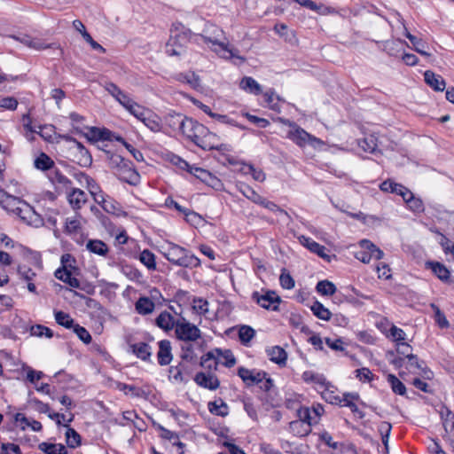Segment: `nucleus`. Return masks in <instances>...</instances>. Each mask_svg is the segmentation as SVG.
<instances>
[{
  "instance_id": "nucleus-50",
  "label": "nucleus",
  "mask_w": 454,
  "mask_h": 454,
  "mask_svg": "<svg viewBox=\"0 0 454 454\" xmlns=\"http://www.w3.org/2000/svg\"><path fill=\"white\" fill-rule=\"evenodd\" d=\"M73 332L84 344H90L91 342L92 337L85 327L76 324L73 328Z\"/></svg>"
},
{
  "instance_id": "nucleus-52",
  "label": "nucleus",
  "mask_w": 454,
  "mask_h": 454,
  "mask_svg": "<svg viewBox=\"0 0 454 454\" xmlns=\"http://www.w3.org/2000/svg\"><path fill=\"white\" fill-rule=\"evenodd\" d=\"M215 352L218 356H222L225 362L223 363V365L227 368H231L236 364V358L234 357L232 352L230 349L222 350L221 348H215Z\"/></svg>"
},
{
  "instance_id": "nucleus-13",
  "label": "nucleus",
  "mask_w": 454,
  "mask_h": 454,
  "mask_svg": "<svg viewBox=\"0 0 454 454\" xmlns=\"http://www.w3.org/2000/svg\"><path fill=\"white\" fill-rule=\"evenodd\" d=\"M159 351L157 353L158 364L160 366L168 365L172 359L171 342L168 340H161L158 342Z\"/></svg>"
},
{
  "instance_id": "nucleus-4",
  "label": "nucleus",
  "mask_w": 454,
  "mask_h": 454,
  "mask_svg": "<svg viewBox=\"0 0 454 454\" xmlns=\"http://www.w3.org/2000/svg\"><path fill=\"white\" fill-rule=\"evenodd\" d=\"M189 43L199 44L197 35L192 31L170 35L165 46V51L168 56L180 57L186 52L187 44Z\"/></svg>"
},
{
  "instance_id": "nucleus-9",
  "label": "nucleus",
  "mask_w": 454,
  "mask_h": 454,
  "mask_svg": "<svg viewBox=\"0 0 454 454\" xmlns=\"http://www.w3.org/2000/svg\"><path fill=\"white\" fill-rule=\"evenodd\" d=\"M282 122L286 125H288L289 127L293 128V129L289 130L287 133V138L291 139L293 142H294L299 146L305 145L307 142V138H310L311 136L305 131L303 129H301L300 126H298L294 121H292L290 120L285 119L281 120Z\"/></svg>"
},
{
  "instance_id": "nucleus-59",
  "label": "nucleus",
  "mask_w": 454,
  "mask_h": 454,
  "mask_svg": "<svg viewBox=\"0 0 454 454\" xmlns=\"http://www.w3.org/2000/svg\"><path fill=\"white\" fill-rule=\"evenodd\" d=\"M264 393V396L261 398L264 403H267L271 407L278 406L279 400L277 398V394L274 393L273 388L270 392Z\"/></svg>"
},
{
  "instance_id": "nucleus-28",
  "label": "nucleus",
  "mask_w": 454,
  "mask_h": 454,
  "mask_svg": "<svg viewBox=\"0 0 454 454\" xmlns=\"http://www.w3.org/2000/svg\"><path fill=\"white\" fill-rule=\"evenodd\" d=\"M301 379L307 383L313 382L318 384L325 389H328L331 386V383L326 380L323 374L316 373L312 371H305L301 375Z\"/></svg>"
},
{
  "instance_id": "nucleus-51",
  "label": "nucleus",
  "mask_w": 454,
  "mask_h": 454,
  "mask_svg": "<svg viewBox=\"0 0 454 454\" xmlns=\"http://www.w3.org/2000/svg\"><path fill=\"white\" fill-rule=\"evenodd\" d=\"M212 360H215L214 364V368L215 369L216 368V364H217V358L215 356V350L214 351H208L207 352L205 355H203L201 357H200V363H198V365L199 366H201V367H204V368H207L208 370H211L212 369V363L211 361Z\"/></svg>"
},
{
  "instance_id": "nucleus-53",
  "label": "nucleus",
  "mask_w": 454,
  "mask_h": 454,
  "mask_svg": "<svg viewBox=\"0 0 454 454\" xmlns=\"http://www.w3.org/2000/svg\"><path fill=\"white\" fill-rule=\"evenodd\" d=\"M239 190L246 198L253 202H255L256 200H260V194L246 184H240Z\"/></svg>"
},
{
  "instance_id": "nucleus-35",
  "label": "nucleus",
  "mask_w": 454,
  "mask_h": 454,
  "mask_svg": "<svg viewBox=\"0 0 454 454\" xmlns=\"http://www.w3.org/2000/svg\"><path fill=\"white\" fill-rule=\"evenodd\" d=\"M404 35L412 43L414 51H416L418 53L423 56H430V54L426 51V48H427V45L422 39L411 35L407 29H405Z\"/></svg>"
},
{
  "instance_id": "nucleus-36",
  "label": "nucleus",
  "mask_w": 454,
  "mask_h": 454,
  "mask_svg": "<svg viewBox=\"0 0 454 454\" xmlns=\"http://www.w3.org/2000/svg\"><path fill=\"white\" fill-rule=\"evenodd\" d=\"M56 323L67 329H73L76 325L68 313L62 310H54Z\"/></svg>"
},
{
  "instance_id": "nucleus-2",
  "label": "nucleus",
  "mask_w": 454,
  "mask_h": 454,
  "mask_svg": "<svg viewBox=\"0 0 454 454\" xmlns=\"http://www.w3.org/2000/svg\"><path fill=\"white\" fill-rule=\"evenodd\" d=\"M180 131L197 146L200 148L212 147L207 143V136L215 137V133L211 132L207 127L196 120L186 116Z\"/></svg>"
},
{
  "instance_id": "nucleus-7",
  "label": "nucleus",
  "mask_w": 454,
  "mask_h": 454,
  "mask_svg": "<svg viewBox=\"0 0 454 454\" xmlns=\"http://www.w3.org/2000/svg\"><path fill=\"white\" fill-rule=\"evenodd\" d=\"M175 334L176 339L185 342L195 341L201 338V331L195 325L186 321L184 317L176 321Z\"/></svg>"
},
{
  "instance_id": "nucleus-58",
  "label": "nucleus",
  "mask_w": 454,
  "mask_h": 454,
  "mask_svg": "<svg viewBox=\"0 0 454 454\" xmlns=\"http://www.w3.org/2000/svg\"><path fill=\"white\" fill-rule=\"evenodd\" d=\"M356 377L359 379L361 381H372L373 380L374 375L370 371L369 368L363 367L360 369H356L355 371Z\"/></svg>"
},
{
  "instance_id": "nucleus-31",
  "label": "nucleus",
  "mask_w": 454,
  "mask_h": 454,
  "mask_svg": "<svg viewBox=\"0 0 454 454\" xmlns=\"http://www.w3.org/2000/svg\"><path fill=\"white\" fill-rule=\"evenodd\" d=\"M207 408L210 413L216 416L224 418L229 414V407L222 398L214 402H209L207 403Z\"/></svg>"
},
{
  "instance_id": "nucleus-60",
  "label": "nucleus",
  "mask_w": 454,
  "mask_h": 454,
  "mask_svg": "<svg viewBox=\"0 0 454 454\" xmlns=\"http://www.w3.org/2000/svg\"><path fill=\"white\" fill-rule=\"evenodd\" d=\"M119 389L124 392H126V390H129V392L132 393L134 396L137 397H141L145 394V391L142 388L137 387L134 385H128L125 383H120Z\"/></svg>"
},
{
  "instance_id": "nucleus-5",
  "label": "nucleus",
  "mask_w": 454,
  "mask_h": 454,
  "mask_svg": "<svg viewBox=\"0 0 454 454\" xmlns=\"http://www.w3.org/2000/svg\"><path fill=\"white\" fill-rule=\"evenodd\" d=\"M164 257L171 263L181 267H197L200 261L194 254H190L188 250L176 244L170 243L168 250L164 253Z\"/></svg>"
},
{
  "instance_id": "nucleus-21",
  "label": "nucleus",
  "mask_w": 454,
  "mask_h": 454,
  "mask_svg": "<svg viewBox=\"0 0 454 454\" xmlns=\"http://www.w3.org/2000/svg\"><path fill=\"white\" fill-rule=\"evenodd\" d=\"M270 360L279 366H286L287 360L286 351L280 346H274L266 350Z\"/></svg>"
},
{
  "instance_id": "nucleus-8",
  "label": "nucleus",
  "mask_w": 454,
  "mask_h": 454,
  "mask_svg": "<svg viewBox=\"0 0 454 454\" xmlns=\"http://www.w3.org/2000/svg\"><path fill=\"white\" fill-rule=\"evenodd\" d=\"M263 294L258 291L252 293L251 299L255 301L260 307L267 310L279 311V304L282 300L280 296L272 290H262Z\"/></svg>"
},
{
  "instance_id": "nucleus-55",
  "label": "nucleus",
  "mask_w": 454,
  "mask_h": 454,
  "mask_svg": "<svg viewBox=\"0 0 454 454\" xmlns=\"http://www.w3.org/2000/svg\"><path fill=\"white\" fill-rule=\"evenodd\" d=\"M193 309L199 314H206L208 310L207 306L208 302L207 300H204L200 297H193Z\"/></svg>"
},
{
  "instance_id": "nucleus-12",
  "label": "nucleus",
  "mask_w": 454,
  "mask_h": 454,
  "mask_svg": "<svg viewBox=\"0 0 454 454\" xmlns=\"http://www.w3.org/2000/svg\"><path fill=\"white\" fill-rule=\"evenodd\" d=\"M193 380L200 387L209 390H215L220 386V380L215 375L206 374L203 372H197L193 378Z\"/></svg>"
},
{
  "instance_id": "nucleus-30",
  "label": "nucleus",
  "mask_w": 454,
  "mask_h": 454,
  "mask_svg": "<svg viewBox=\"0 0 454 454\" xmlns=\"http://www.w3.org/2000/svg\"><path fill=\"white\" fill-rule=\"evenodd\" d=\"M155 308L154 302L148 297L142 296L135 303V309L140 315L151 314Z\"/></svg>"
},
{
  "instance_id": "nucleus-54",
  "label": "nucleus",
  "mask_w": 454,
  "mask_h": 454,
  "mask_svg": "<svg viewBox=\"0 0 454 454\" xmlns=\"http://www.w3.org/2000/svg\"><path fill=\"white\" fill-rule=\"evenodd\" d=\"M434 309V320L440 328H448L450 326L449 321L447 320L443 312L434 304L431 305Z\"/></svg>"
},
{
  "instance_id": "nucleus-48",
  "label": "nucleus",
  "mask_w": 454,
  "mask_h": 454,
  "mask_svg": "<svg viewBox=\"0 0 454 454\" xmlns=\"http://www.w3.org/2000/svg\"><path fill=\"white\" fill-rule=\"evenodd\" d=\"M279 283H280V286H282V288H284V289L290 290L294 287V284H295L294 279L293 278V277L291 276V274L286 268H283L281 270V274L279 277Z\"/></svg>"
},
{
  "instance_id": "nucleus-64",
  "label": "nucleus",
  "mask_w": 454,
  "mask_h": 454,
  "mask_svg": "<svg viewBox=\"0 0 454 454\" xmlns=\"http://www.w3.org/2000/svg\"><path fill=\"white\" fill-rule=\"evenodd\" d=\"M57 448V443H51L46 442H43L38 445V449L45 454H56Z\"/></svg>"
},
{
  "instance_id": "nucleus-49",
  "label": "nucleus",
  "mask_w": 454,
  "mask_h": 454,
  "mask_svg": "<svg viewBox=\"0 0 454 454\" xmlns=\"http://www.w3.org/2000/svg\"><path fill=\"white\" fill-rule=\"evenodd\" d=\"M263 97L265 102L268 104L269 107L273 111H279V106L278 102H274L276 98L278 101L280 100V97L276 95L275 90L273 89H270L263 93Z\"/></svg>"
},
{
  "instance_id": "nucleus-62",
  "label": "nucleus",
  "mask_w": 454,
  "mask_h": 454,
  "mask_svg": "<svg viewBox=\"0 0 454 454\" xmlns=\"http://www.w3.org/2000/svg\"><path fill=\"white\" fill-rule=\"evenodd\" d=\"M18 106V100L13 97H5L0 99V107L8 109V110H15Z\"/></svg>"
},
{
  "instance_id": "nucleus-46",
  "label": "nucleus",
  "mask_w": 454,
  "mask_h": 454,
  "mask_svg": "<svg viewBox=\"0 0 454 454\" xmlns=\"http://www.w3.org/2000/svg\"><path fill=\"white\" fill-rule=\"evenodd\" d=\"M23 201L24 200L20 199L19 197L10 194L5 200L4 206H2V208L16 215L18 211L16 210V208H20Z\"/></svg>"
},
{
  "instance_id": "nucleus-25",
  "label": "nucleus",
  "mask_w": 454,
  "mask_h": 454,
  "mask_svg": "<svg viewBox=\"0 0 454 454\" xmlns=\"http://www.w3.org/2000/svg\"><path fill=\"white\" fill-rule=\"evenodd\" d=\"M404 45H407L404 40H387L383 43V51L389 56L397 57L403 51Z\"/></svg>"
},
{
  "instance_id": "nucleus-56",
  "label": "nucleus",
  "mask_w": 454,
  "mask_h": 454,
  "mask_svg": "<svg viewBox=\"0 0 454 454\" xmlns=\"http://www.w3.org/2000/svg\"><path fill=\"white\" fill-rule=\"evenodd\" d=\"M254 203L262 206L263 207L267 208L268 210H270L271 212H280V213L284 212V210L281 209L276 203H274L273 201L268 200L267 199L262 197L261 195H260V200H256Z\"/></svg>"
},
{
  "instance_id": "nucleus-20",
  "label": "nucleus",
  "mask_w": 454,
  "mask_h": 454,
  "mask_svg": "<svg viewBox=\"0 0 454 454\" xmlns=\"http://www.w3.org/2000/svg\"><path fill=\"white\" fill-rule=\"evenodd\" d=\"M424 80L425 82L435 91H443L445 89L446 84L444 79L431 70H427L424 73Z\"/></svg>"
},
{
  "instance_id": "nucleus-42",
  "label": "nucleus",
  "mask_w": 454,
  "mask_h": 454,
  "mask_svg": "<svg viewBox=\"0 0 454 454\" xmlns=\"http://www.w3.org/2000/svg\"><path fill=\"white\" fill-rule=\"evenodd\" d=\"M316 290L322 295L329 296L334 294L337 291V288L333 282L325 279L317 282Z\"/></svg>"
},
{
  "instance_id": "nucleus-18",
  "label": "nucleus",
  "mask_w": 454,
  "mask_h": 454,
  "mask_svg": "<svg viewBox=\"0 0 454 454\" xmlns=\"http://www.w3.org/2000/svg\"><path fill=\"white\" fill-rule=\"evenodd\" d=\"M189 173L210 186H215V183L220 182V180L214 176L209 171L200 167L192 165L191 168L189 169Z\"/></svg>"
},
{
  "instance_id": "nucleus-1",
  "label": "nucleus",
  "mask_w": 454,
  "mask_h": 454,
  "mask_svg": "<svg viewBox=\"0 0 454 454\" xmlns=\"http://www.w3.org/2000/svg\"><path fill=\"white\" fill-rule=\"evenodd\" d=\"M106 155L109 167L116 170L115 175L120 181L132 186H137L140 183L141 176L132 161L111 152H106Z\"/></svg>"
},
{
  "instance_id": "nucleus-24",
  "label": "nucleus",
  "mask_w": 454,
  "mask_h": 454,
  "mask_svg": "<svg viewBox=\"0 0 454 454\" xmlns=\"http://www.w3.org/2000/svg\"><path fill=\"white\" fill-rule=\"evenodd\" d=\"M153 426L161 432V438L168 440L169 442H172L174 446L178 447V449L183 451L184 448L185 447V444L179 441V435L176 433L170 431L165 428L163 426L157 424L155 422H153Z\"/></svg>"
},
{
  "instance_id": "nucleus-38",
  "label": "nucleus",
  "mask_w": 454,
  "mask_h": 454,
  "mask_svg": "<svg viewBox=\"0 0 454 454\" xmlns=\"http://www.w3.org/2000/svg\"><path fill=\"white\" fill-rule=\"evenodd\" d=\"M34 165L37 169L47 171L53 168L54 161L45 153H41L39 156L35 158Z\"/></svg>"
},
{
  "instance_id": "nucleus-26",
  "label": "nucleus",
  "mask_w": 454,
  "mask_h": 454,
  "mask_svg": "<svg viewBox=\"0 0 454 454\" xmlns=\"http://www.w3.org/2000/svg\"><path fill=\"white\" fill-rule=\"evenodd\" d=\"M105 90L115 98L116 101L119 102L120 105H122L130 98L126 92L121 90L115 83L112 82H106L104 84Z\"/></svg>"
},
{
  "instance_id": "nucleus-37",
  "label": "nucleus",
  "mask_w": 454,
  "mask_h": 454,
  "mask_svg": "<svg viewBox=\"0 0 454 454\" xmlns=\"http://www.w3.org/2000/svg\"><path fill=\"white\" fill-rule=\"evenodd\" d=\"M310 309L313 314L321 320L329 321L332 317L331 311L318 301L313 302Z\"/></svg>"
},
{
  "instance_id": "nucleus-33",
  "label": "nucleus",
  "mask_w": 454,
  "mask_h": 454,
  "mask_svg": "<svg viewBox=\"0 0 454 454\" xmlns=\"http://www.w3.org/2000/svg\"><path fill=\"white\" fill-rule=\"evenodd\" d=\"M289 428L295 436L305 437L311 432V424L294 420L290 422Z\"/></svg>"
},
{
  "instance_id": "nucleus-14",
  "label": "nucleus",
  "mask_w": 454,
  "mask_h": 454,
  "mask_svg": "<svg viewBox=\"0 0 454 454\" xmlns=\"http://www.w3.org/2000/svg\"><path fill=\"white\" fill-rule=\"evenodd\" d=\"M198 366L197 364H190L187 361H183L178 364L177 372L173 374V379L178 382L187 383L190 376L193 373V371Z\"/></svg>"
},
{
  "instance_id": "nucleus-10",
  "label": "nucleus",
  "mask_w": 454,
  "mask_h": 454,
  "mask_svg": "<svg viewBox=\"0 0 454 454\" xmlns=\"http://www.w3.org/2000/svg\"><path fill=\"white\" fill-rule=\"evenodd\" d=\"M17 215L27 224H39L43 223V218L39 214L35 212L33 207H31L25 200L20 205V208H16Z\"/></svg>"
},
{
  "instance_id": "nucleus-63",
  "label": "nucleus",
  "mask_w": 454,
  "mask_h": 454,
  "mask_svg": "<svg viewBox=\"0 0 454 454\" xmlns=\"http://www.w3.org/2000/svg\"><path fill=\"white\" fill-rule=\"evenodd\" d=\"M245 116L250 122L260 128H266L270 125V121L267 119L250 114L248 113L245 114Z\"/></svg>"
},
{
  "instance_id": "nucleus-11",
  "label": "nucleus",
  "mask_w": 454,
  "mask_h": 454,
  "mask_svg": "<svg viewBox=\"0 0 454 454\" xmlns=\"http://www.w3.org/2000/svg\"><path fill=\"white\" fill-rule=\"evenodd\" d=\"M300 243L308 248L310 252L317 254L320 258L326 262H331V256L326 253L327 249L325 246L320 245L309 237L301 235L299 238Z\"/></svg>"
},
{
  "instance_id": "nucleus-34",
  "label": "nucleus",
  "mask_w": 454,
  "mask_h": 454,
  "mask_svg": "<svg viewBox=\"0 0 454 454\" xmlns=\"http://www.w3.org/2000/svg\"><path fill=\"white\" fill-rule=\"evenodd\" d=\"M50 180L53 184L60 185L67 190L71 188L72 181L58 168L52 170Z\"/></svg>"
},
{
  "instance_id": "nucleus-3",
  "label": "nucleus",
  "mask_w": 454,
  "mask_h": 454,
  "mask_svg": "<svg viewBox=\"0 0 454 454\" xmlns=\"http://www.w3.org/2000/svg\"><path fill=\"white\" fill-rule=\"evenodd\" d=\"M237 374L247 387L258 386L263 392H270L274 388V381L265 371L250 370L240 366L237 370Z\"/></svg>"
},
{
  "instance_id": "nucleus-61",
  "label": "nucleus",
  "mask_w": 454,
  "mask_h": 454,
  "mask_svg": "<svg viewBox=\"0 0 454 454\" xmlns=\"http://www.w3.org/2000/svg\"><path fill=\"white\" fill-rule=\"evenodd\" d=\"M389 333L390 336L393 338V340L397 343L403 342V340H405L404 331L395 325L391 326Z\"/></svg>"
},
{
  "instance_id": "nucleus-27",
  "label": "nucleus",
  "mask_w": 454,
  "mask_h": 454,
  "mask_svg": "<svg viewBox=\"0 0 454 454\" xmlns=\"http://www.w3.org/2000/svg\"><path fill=\"white\" fill-rule=\"evenodd\" d=\"M239 87L243 90L254 95H260L262 93V86L250 76H245L239 82Z\"/></svg>"
},
{
  "instance_id": "nucleus-44",
  "label": "nucleus",
  "mask_w": 454,
  "mask_h": 454,
  "mask_svg": "<svg viewBox=\"0 0 454 454\" xmlns=\"http://www.w3.org/2000/svg\"><path fill=\"white\" fill-rule=\"evenodd\" d=\"M181 360L187 361L190 364H197L198 356L194 353L193 346L192 344L181 346Z\"/></svg>"
},
{
  "instance_id": "nucleus-47",
  "label": "nucleus",
  "mask_w": 454,
  "mask_h": 454,
  "mask_svg": "<svg viewBox=\"0 0 454 454\" xmlns=\"http://www.w3.org/2000/svg\"><path fill=\"white\" fill-rule=\"evenodd\" d=\"M254 335L255 331L249 325H242L239 330V339L243 345H247Z\"/></svg>"
},
{
  "instance_id": "nucleus-17",
  "label": "nucleus",
  "mask_w": 454,
  "mask_h": 454,
  "mask_svg": "<svg viewBox=\"0 0 454 454\" xmlns=\"http://www.w3.org/2000/svg\"><path fill=\"white\" fill-rule=\"evenodd\" d=\"M130 351L139 359L149 362L153 354L152 347L146 342H138L129 345Z\"/></svg>"
},
{
  "instance_id": "nucleus-16",
  "label": "nucleus",
  "mask_w": 454,
  "mask_h": 454,
  "mask_svg": "<svg viewBox=\"0 0 454 454\" xmlns=\"http://www.w3.org/2000/svg\"><path fill=\"white\" fill-rule=\"evenodd\" d=\"M427 268L430 269L433 273L442 281L445 283L452 282L450 272L446 266L439 262H427Z\"/></svg>"
},
{
  "instance_id": "nucleus-40",
  "label": "nucleus",
  "mask_w": 454,
  "mask_h": 454,
  "mask_svg": "<svg viewBox=\"0 0 454 454\" xmlns=\"http://www.w3.org/2000/svg\"><path fill=\"white\" fill-rule=\"evenodd\" d=\"M404 202L406 203L409 209L411 210L414 214H420L425 210L422 200L420 198L415 197L412 192L407 197V199H405Z\"/></svg>"
},
{
  "instance_id": "nucleus-22",
  "label": "nucleus",
  "mask_w": 454,
  "mask_h": 454,
  "mask_svg": "<svg viewBox=\"0 0 454 454\" xmlns=\"http://www.w3.org/2000/svg\"><path fill=\"white\" fill-rule=\"evenodd\" d=\"M74 419V415L70 417V419H67V423H71ZM64 427H67L66 431V442L67 446L71 449H75L79 447L82 443V437L77 433L75 429L73 427H70L68 424L64 425Z\"/></svg>"
},
{
  "instance_id": "nucleus-19",
  "label": "nucleus",
  "mask_w": 454,
  "mask_h": 454,
  "mask_svg": "<svg viewBox=\"0 0 454 454\" xmlns=\"http://www.w3.org/2000/svg\"><path fill=\"white\" fill-rule=\"evenodd\" d=\"M67 200L73 209H80L87 201L86 193L79 188H72L67 193Z\"/></svg>"
},
{
  "instance_id": "nucleus-23",
  "label": "nucleus",
  "mask_w": 454,
  "mask_h": 454,
  "mask_svg": "<svg viewBox=\"0 0 454 454\" xmlns=\"http://www.w3.org/2000/svg\"><path fill=\"white\" fill-rule=\"evenodd\" d=\"M176 321L169 312L164 310L155 318V325L165 332H168L175 328Z\"/></svg>"
},
{
  "instance_id": "nucleus-29",
  "label": "nucleus",
  "mask_w": 454,
  "mask_h": 454,
  "mask_svg": "<svg viewBox=\"0 0 454 454\" xmlns=\"http://www.w3.org/2000/svg\"><path fill=\"white\" fill-rule=\"evenodd\" d=\"M86 248L90 253L100 256H106L109 252L107 245L100 239H89L86 244Z\"/></svg>"
},
{
  "instance_id": "nucleus-45",
  "label": "nucleus",
  "mask_w": 454,
  "mask_h": 454,
  "mask_svg": "<svg viewBox=\"0 0 454 454\" xmlns=\"http://www.w3.org/2000/svg\"><path fill=\"white\" fill-rule=\"evenodd\" d=\"M360 246L363 249L370 251V253L372 254V258L373 257L376 260H380L384 256L383 251L369 239H362L360 241Z\"/></svg>"
},
{
  "instance_id": "nucleus-15",
  "label": "nucleus",
  "mask_w": 454,
  "mask_h": 454,
  "mask_svg": "<svg viewBox=\"0 0 454 454\" xmlns=\"http://www.w3.org/2000/svg\"><path fill=\"white\" fill-rule=\"evenodd\" d=\"M75 149L77 152L74 155V161L82 168H90L93 161L90 151L82 143H78Z\"/></svg>"
},
{
  "instance_id": "nucleus-32",
  "label": "nucleus",
  "mask_w": 454,
  "mask_h": 454,
  "mask_svg": "<svg viewBox=\"0 0 454 454\" xmlns=\"http://www.w3.org/2000/svg\"><path fill=\"white\" fill-rule=\"evenodd\" d=\"M185 117L186 116L182 114L171 112L165 116L164 121L166 125H168L171 129L181 130Z\"/></svg>"
},
{
  "instance_id": "nucleus-6",
  "label": "nucleus",
  "mask_w": 454,
  "mask_h": 454,
  "mask_svg": "<svg viewBox=\"0 0 454 454\" xmlns=\"http://www.w3.org/2000/svg\"><path fill=\"white\" fill-rule=\"evenodd\" d=\"M198 37L203 39L206 43H212L219 46L222 50L229 51L231 56L233 52L227 48V44L221 41L223 37V31L215 24L207 22L201 33H195Z\"/></svg>"
},
{
  "instance_id": "nucleus-41",
  "label": "nucleus",
  "mask_w": 454,
  "mask_h": 454,
  "mask_svg": "<svg viewBox=\"0 0 454 454\" xmlns=\"http://www.w3.org/2000/svg\"><path fill=\"white\" fill-rule=\"evenodd\" d=\"M150 130L153 132H159L161 129L160 118L153 114L149 112L148 114L141 121Z\"/></svg>"
},
{
  "instance_id": "nucleus-39",
  "label": "nucleus",
  "mask_w": 454,
  "mask_h": 454,
  "mask_svg": "<svg viewBox=\"0 0 454 454\" xmlns=\"http://www.w3.org/2000/svg\"><path fill=\"white\" fill-rule=\"evenodd\" d=\"M139 261L143 263L149 270H156V257L155 254L149 249L143 250L138 256Z\"/></svg>"
},
{
  "instance_id": "nucleus-57",
  "label": "nucleus",
  "mask_w": 454,
  "mask_h": 454,
  "mask_svg": "<svg viewBox=\"0 0 454 454\" xmlns=\"http://www.w3.org/2000/svg\"><path fill=\"white\" fill-rule=\"evenodd\" d=\"M18 274L26 281H32L35 277V272L27 265H20L18 267Z\"/></svg>"
},
{
  "instance_id": "nucleus-43",
  "label": "nucleus",
  "mask_w": 454,
  "mask_h": 454,
  "mask_svg": "<svg viewBox=\"0 0 454 454\" xmlns=\"http://www.w3.org/2000/svg\"><path fill=\"white\" fill-rule=\"evenodd\" d=\"M387 381L395 394L403 396L405 395L406 387L395 375L389 373L387 375Z\"/></svg>"
}]
</instances>
